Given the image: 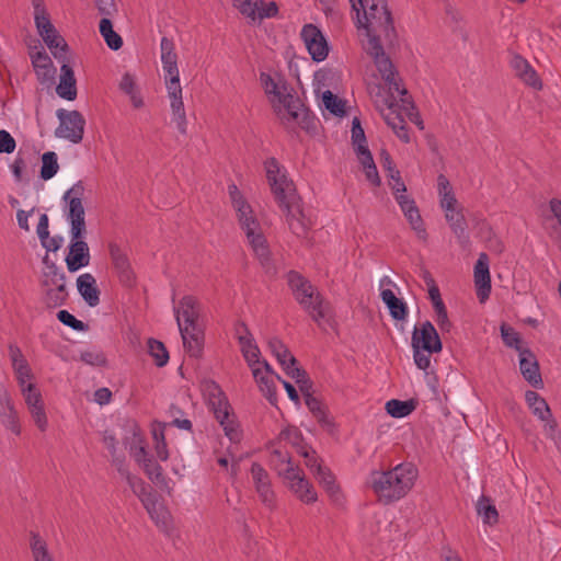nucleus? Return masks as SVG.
<instances>
[{
	"mask_svg": "<svg viewBox=\"0 0 561 561\" xmlns=\"http://www.w3.org/2000/svg\"><path fill=\"white\" fill-rule=\"evenodd\" d=\"M360 11L363 19L357 18L363 48L374 59L375 66L388 77L391 75V59L386 55L381 42L391 44L396 38V31L387 1L363 8Z\"/></svg>",
	"mask_w": 561,
	"mask_h": 561,
	"instance_id": "obj_1",
	"label": "nucleus"
},
{
	"mask_svg": "<svg viewBox=\"0 0 561 561\" xmlns=\"http://www.w3.org/2000/svg\"><path fill=\"white\" fill-rule=\"evenodd\" d=\"M376 68L383 80L385 85H369V94L387 125L393 130L399 139L408 144L410 141L409 130L402 115L398 113L399 106L397 104L398 98L403 104L409 103L407 99L408 91L402 85L401 79L392 62L389 69L391 75L388 77L387 73H383L378 67Z\"/></svg>",
	"mask_w": 561,
	"mask_h": 561,
	"instance_id": "obj_2",
	"label": "nucleus"
},
{
	"mask_svg": "<svg viewBox=\"0 0 561 561\" xmlns=\"http://www.w3.org/2000/svg\"><path fill=\"white\" fill-rule=\"evenodd\" d=\"M229 195L232 206L237 213L240 228L244 232L261 267L264 270L266 275L275 276L278 271L277 262L270 250L268 242L263 234L261 224L254 215L252 207L243 198L236 185L229 186Z\"/></svg>",
	"mask_w": 561,
	"mask_h": 561,
	"instance_id": "obj_3",
	"label": "nucleus"
},
{
	"mask_svg": "<svg viewBox=\"0 0 561 561\" xmlns=\"http://www.w3.org/2000/svg\"><path fill=\"white\" fill-rule=\"evenodd\" d=\"M417 478L416 466L412 462H402L388 470L371 471L367 483L377 500L388 505L407 496Z\"/></svg>",
	"mask_w": 561,
	"mask_h": 561,
	"instance_id": "obj_4",
	"label": "nucleus"
},
{
	"mask_svg": "<svg viewBox=\"0 0 561 561\" xmlns=\"http://www.w3.org/2000/svg\"><path fill=\"white\" fill-rule=\"evenodd\" d=\"M264 168L272 193L285 213L290 230L296 236H304L308 229V224L297 202L294 183L288 180L285 170L282 169L275 158L267 159L264 162Z\"/></svg>",
	"mask_w": 561,
	"mask_h": 561,
	"instance_id": "obj_5",
	"label": "nucleus"
},
{
	"mask_svg": "<svg viewBox=\"0 0 561 561\" xmlns=\"http://www.w3.org/2000/svg\"><path fill=\"white\" fill-rule=\"evenodd\" d=\"M260 81L278 118L284 124H301L300 118L306 115V108L300 99L291 93V89L265 72L260 75Z\"/></svg>",
	"mask_w": 561,
	"mask_h": 561,
	"instance_id": "obj_6",
	"label": "nucleus"
},
{
	"mask_svg": "<svg viewBox=\"0 0 561 561\" xmlns=\"http://www.w3.org/2000/svg\"><path fill=\"white\" fill-rule=\"evenodd\" d=\"M184 347L191 356H199L203 348V330L198 323L201 305L194 296H184L174 308Z\"/></svg>",
	"mask_w": 561,
	"mask_h": 561,
	"instance_id": "obj_7",
	"label": "nucleus"
},
{
	"mask_svg": "<svg viewBox=\"0 0 561 561\" xmlns=\"http://www.w3.org/2000/svg\"><path fill=\"white\" fill-rule=\"evenodd\" d=\"M203 394L211 409L216 420L222 426L226 436L232 442L241 439V431L234 415L230 413V404L221 388L211 380L202 383Z\"/></svg>",
	"mask_w": 561,
	"mask_h": 561,
	"instance_id": "obj_8",
	"label": "nucleus"
},
{
	"mask_svg": "<svg viewBox=\"0 0 561 561\" xmlns=\"http://www.w3.org/2000/svg\"><path fill=\"white\" fill-rule=\"evenodd\" d=\"M119 471L125 476L128 485L133 490L134 494L138 496L156 525L168 530L171 527V515L167 507L159 502L158 496L152 489L140 478L130 474L127 470L119 468Z\"/></svg>",
	"mask_w": 561,
	"mask_h": 561,
	"instance_id": "obj_9",
	"label": "nucleus"
},
{
	"mask_svg": "<svg viewBox=\"0 0 561 561\" xmlns=\"http://www.w3.org/2000/svg\"><path fill=\"white\" fill-rule=\"evenodd\" d=\"M42 286L45 288V302L48 307L62 306L68 297L66 274L46 255L43 259Z\"/></svg>",
	"mask_w": 561,
	"mask_h": 561,
	"instance_id": "obj_10",
	"label": "nucleus"
},
{
	"mask_svg": "<svg viewBox=\"0 0 561 561\" xmlns=\"http://www.w3.org/2000/svg\"><path fill=\"white\" fill-rule=\"evenodd\" d=\"M84 186L77 182L62 196L68 205L67 220L70 225V234L73 239L84 238L87 234L85 209L82 203Z\"/></svg>",
	"mask_w": 561,
	"mask_h": 561,
	"instance_id": "obj_11",
	"label": "nucleus"
},
{
	"mask_svg": "<svg viewBox=\"0 0 561 561\" xmlns=\"http://www.w3.org/2000/svg\"><path fill=\"white\" fill-rule=\"evenodd\" d=\"M57 117L60 124L55 130L56 137L67 139L72 144L81 142L85 126L82 114L78 111L60 108L57 111Z\"/></svg>",
	"mask_w": 561,
	"mask_h": 561,
	"instance_id": "obj_12",
	"label": "nucleus"
},
{
	"mask_svg": "<svg viewBox=\"0 0 561 561\" xmlns=\"http://www.w3.org/2000/svg\"><path fill=\"white\" fill-rule=\"evenodd\" d=\"M232 5L245 18L255 20H263L265 18H273L278 12V7L275 2L265 3L263 0H231Z\"/></svg>",
	"mask_w": 561,
	"mask_h": 561,
	"instance_id": "obj_13",
	"label": "nucleus"
},
{
	"mask_svg": "<svg viewBox=\"0 0 561 561\" xmlns=\"http://www.w3.org/2000/svg\"><path fill=\"white\" fill-rule=\"evenodd\" d=\"M301 38L314 61H322L328 57V42L316 25L306 24L301 30Z\"/></svg>",
	"mask_w": 561,
	"mask_h": 561,
	"instance_id": "obj_14",
	"label": "nucleus"
},
{
	"mask_svg": "<svg viewBox=\"0 0 561 561\" xmlns=\"http://www.w3.org/2000/svg\"><path fill=\"white\" fill-rule=\"evenodd\" d=\"M423 348L428 354L442 351V342L435 327L425 321L421 327H415L412 333V348Z\"/></svg>",
	"mask_w": 561,
	"mask_h": 561,
	"instance_id": "obj_15",
	"label": "nucleus"
},
{
	"mask_svg": "<svg viewBox=\"0 0 561 561\" xmlns=\"http://www.w3.org/2000/svg\"><path fill=\"white\" fill-rule=\"evenodd\" d=\"M251 477L255 488V491L261 502L268 508L275 507V493L272 489V482L267 471L257 462H253L251 466Z\"/></svg>",
	"mask_w": 561,
	"mask_h": 561,
	"instance_id": "obj_16",
	"label": "nucleus"
},
{
	"mask_svg": "<svg viewBox=\"0 0 561 561\" xmlns=\"http://www.w3.org/2000/svg\"><path fill=\"white\" fill-rule=\"evenodd\" d=\"M110 256L114 270L119 278V282L127 287H130L135 283V273L131 268L129 257L118 244H108Z\"/></svg>",
	"mask_w": 561,
	"mask_h": 561,
	"instance_id": "obj_17",
	"label": "nucleus"
},
{
	"mask_svg": "<svg viewBox=\"0 0 561 561\" xmlns=\"http://www.w3.org/2000/svg\"><path fill=\"white\" fill-rule=\"evenodd\" d=\"M302 309L321 325L322 322H330L332 318V309L330 304L323 299L320 291L316 288L312 294L305 298V302L300 304Z\"/></svg>",
	"mask_w": 561,
	"mask_h": 561,
	"instance_id": "obj_18",
	"label": "nucleus"
},
{
	"mask_svg": "<svg viewBox=\"0 0 561 561\" xmlns=\"http://www.w3.org/2000/svg\"><path fill=\"white\" fill-rule=\"evenodd\" d=\"M252 375L261 390V392L265 396V398L271 402H276V386H275V375L266 360H263L261 365L251 368ZM278 380L280 378L276 376Z\"/></svg>",
	"mask_w": 561,
	"mask_h": 561,
	"instance_id": "obj_19",
	"label": "nucleus"
},
{
	"mask_svg": "<svg viewBox=\"0 0 561 561\" xmlns=\"http://www.w3.org/2000/svg\"><path fill=\"white\" fill-rule=\"evenodd\" d=\"M83 239L84 238L73 239L71 237L69 253L65 259L67 268L71 273L90 264L91 256L89 245Z\"/></svg>",
	"mask_w": 561,
	"mask_h": 561,
	"instance_id": "obj_20",
	"label": "nucleus"
},
{
	"mask_svg": "<svg viewBox=\"0 0 561 561\" xmlns=\"http://www.w3.org/2000/svg\"><path fill=\"white\" fill-rule=\"evenodd\" d=\"M161 61L165 72V84L180 83V75L178 69V56L174 51V44L168 37L161 39Z\"/></svg>",
	"mask_w": 561,
	"mask_h": 561,
	"instance_id": "obj_21",
	"label": "nucleus"
},
{
	"mask_svg": "<svg viewBox=\"0 0 561 561\" xmlns=\"http://www.w3.org/2000/svg\"><path fill=\"white\" fill-rule=\"evenodd\" d=\"M474 285L480 302H484L491 293V276L489 271V257L481 253L474 265Z\"/></svg>",
	"mask_w": 561,
	"mask_h": 561,
	"instance_id": "obj_22",
	"label": "nucleus"
},
{
	"mask_svg": "<svg viewBox=\"0 0 561 561\" xmlns=\"http://www.w3.org/2000/svg\"><path fill=\"white\" fill-rule=\"evenodd\" d=\"M519 369L523 377L534 387L542 388L543 381L536 356L528 348L519 353Z\"/></svg>",
	"mask_w": 561,
	"mask_h": 561,
	"instance_id": "obj_23",
	"label": "nucleus"
},
{
	"mask_svg": "<svg viewBox=\"0 0 561 561\" xmlns=\"http://www.w3.org/2000/svg\"><path fill=\"white\" fill-rule=\"evenodd\" d=\"M0 417L2 424L15 435H20L21 425L18 411L15 410L10 393L2 389L0 391Z\"/></svg>",
	"mask_w": 561,
	"mask_h": 561,
	"instance_id": "obj_24",
	"label": "nucleus"
},
{
	"mask_svg": "<svg viewBox=\"0 0 561 561\" xmlns=\"http://www.w3.org/2000/svg\"><path fill=\"white\" fill-rule=\"evenodd\" d=\"M168 94L171 101V110L173 114V121L181 134L186 133V114L184 110V103L182 100V87L181 83H169L165 84Z\"/></svg>",
	"mask_w": 561,
	"mask_h": 561,
	"instance_id": "obj_25",
	"label": "nucleus"
},
{
	"mask_svg": "<svg viewBox=\"0 0 561 561\" xmlns=\"http://www.w3.org/2000/svg\"><path fill=\"white\" fill-rule=\"evenodd\" d=\"M511 66L515 71V75L527 85L540 90L542 83L538 77L536 70L530 64L519 55H515L511 60Z\"/></svg>",
	"mask_w": 561,
	"mask_h": 561,
	"instance_id": "obj_26",
	"label": "nucleus"
},
{
	"mask_svg": "<svg viewBox=\"0 0 561 561\" xmlns=\"http://www.w3.org/2000/svg\"><path fill=\"white\" fill-rule=\"evenodd\" d=\"M77 288L83 300L90 307H95L100 304V289L98 288L96 279L92 274H81L77 278Z\"/></svg>",
	"mask_w": 561,
	"mask_h": 561,
	"instance_id": "obj_27",
	"label": "nucleus"
},
{
	"mask_svg": "<svg viewBox=\"0 0 561 561\" xmlns=\"http://www.w3.org/2000/svg\"><path fill=\"white\" fill-rule=\"evenodd\" d=\"M76 78L72 68L65 61L60 68V79L56 88L57 94L68 101L77 98Z\"/></svg>",
	"mask_w": 561,
	"mask_h": 561,
	"instance_id": "obj_28",
	"label": "nucleus"
},
{
	"mask_svg": "<svg viewBox=\"0 0 561 561\" xmlns=\"http://www.w3.org/2000/svg\"><path fill=\"white\" fill-rule=\"evenodd\" d=\"M288 285L297 302L304 304L305 298L317 288L298 272L291 271L287 276Z\"/></svg>",
	"mask_w": 561,
	"mask_h": 561,
	"instance_id": "obj_29",
	"label": "nucleus"
},
{
	"mask_svg": "<svg viewBox=\"0 0 561 561\" xmlns=\"http://www.w3.org/2000/svg\"><path fill=\"white\" fill-rule=\"evenodd\" d=\"M381 300L389 309L390 316L397 321H405L408 318V306L407 304L398 298L396 294L389 289H382L380 293Z\"/></svg>",
	"mask_w": 561,
	"mask_h": 561,
	"instance_id": "obj_30",
	"label": "nucleus"
},
{
	"mask_svg": "<svg viewBox=\"0 0 561 561\" xmlns=\"http://www.w3.org/2000/svg\"><path fill=\"white\" fill-rule=\"evenodd\" d=\"M30 550L32 561H56L54 553L49 550L47 541L38 534H30Z\"/></svg>",
	"mask_w": 561,
	"mask_h": 561,
	"instance_id": "obj_31",
	"label": "nucleus"
},
{
	"mask_svg": "<svg viewBox=\"0 0 561 561\" xmlns=\"http://www.w3.org/2000/svg\"><path fill=\"white\" fill-rule=\"evenodd\" d=\"M31 60L39 80L45 81L53 77V61L45 49L36 50L35 53L31 51Z\"/></svg>",
	"mask_w": 561,
	"mask_h": 561,
	"instance_id": "obj_32",
	"label": "nucleus"
},
{
	"mask_svg": "<svg viewBox=\"0 0 561 561\" xmlns=\"http://www.w3.org/2000/svg\"><path fill=\"white\" fill-rule=\"evenodd\" d=\"M288 489L293 492L301 502L306 504L314 503L318 500L317 492L313 485L306 479L304 474L297 481L291 483Z\"/></svg>",
	"mask_w": 561,
	"mask_h": 561,
	"instance_id": "obj_33",
	"label": "nucleus"
},
{
	"mask_svg": "<svg viewBox=\"0 0 561 561\" xmlns=\"http://www.w3.org/2000/svg\"><path fill=\"white\" fill-rule=\"evenodd\" d=\"M41 37L43 38L44 43L47 45V47L49 48V50L56 59L61 61L67 60L66 53L68 45L64 37L58 33L56 27L53 28L51 33L49 32Z\"/></svg>",
	"mask_w": 561,
	"mask_h": 561,
	"instance_id": "obj_34",
	"label": "nucleus"
},
{
	"mask_svg": "<svg viewBox=\"0 0 561 561\" xmlns=\"http://www.w3.org/2000/svg\"><path fill=\"white\" fill-rule=\"evenodd\" d=\"M525 400L534 415L541 421H547L551 416V410L543 398L537 392L528 390L525 393Z\"/></svg>",
	"mask_w": 561,
	"mask_h": 561,
	"instance_id": "obj_35",
	"label": "nucleus"
},
{
	"mask_svg": "<svg viewBox=\"0 0 561 561\" xmlns=\"http://www.w3.org/2000/svg\"><path fill=\"white\" fill-rule=\"evenodd\" d=\"M239 344L241 347V353L250 368H254L255 366L262 364L263 360L260 359V348L254 343L252 336L240 335Z\"/></svg>",
	"mask_w": 561,
	"mask_h": 561,
	"instance_id": "obj_36",
	"label": "nucleus"
},
{
	"mask_svg": "<svg viewBox=\"0 0 561 561\" xmlns=\"http://www.w3.org/2000/svg\"><path fill=\"white\" fill-rule=\"evenodd\" d=\"M268 348L284 369H288L297 364L296 358L280 340L276 337L271 339L268 341Z\"/></svg>",
	"mask_w": 561,
	"mask_h": 561,
	"instance_id": "obj_37",
	"label": "nucleus"
},
{
	"mask_svg": "<svg viewBox=\"0 0 561 561\" xmlns=\"http://www.w3.org/2000/svg\"><path fill=\"white\" fill-rule=\"evenodd\" d=\"M270 463L276 473L293 463L290 454L283 447V444H278V440L272 444Z\"/></svg>",
	"mask_w": 561,
	"mask_h": 561,
	"instance_id": "obj_38",
	"label": "nucleus"
},
{
	"mask_svg": "<svg viewBox=\"0 0 561 561\" xmlns=\"http://www.w3.org/2000/svg\"><path fill=\"white\" fill-rule=\"evenodd\" d=\"M33 4H34L35 25H36L39 36H43L44 34H47L49 32L51 33L53 28H55V26L53 25V23L49 20V16L45 10V7L43 5V1L42 0H33Z\"/></svg>",
	"mask_w": 561,
	"mask_h": 561,
	"instance_id": "obj_39",
	"label": "nucleus"
},
{
	"mask_svg": "<svg viewBox=\"0 0 561 561\" xmlns=\"http://www.w3.org/2000/svg\"><path fill=\"white\" fill-rule=\"evenodd\" d=\"M99 28L106 45L111 49L118 50L123 46V39L121 35L114 31L112 21L108 18H103L100 21Z\"/></svg>",
	"mask_w": 561,
	"mask_h": 561,
	"instance_id": "obj_40",
	"label": "nucleus"
},
{
	"mask_svg": "<svg viewBox=\"0 0 561 561\" xmlns=\"http://www.w3.org/2000/svg\"><path fill=\"white\" fill-rule=\"evenodd\" d=\"M357 159L362 164L367 181L374 186H379L381 181L370 151H360Z\"/></svg>",
	"mask_w": 561,
	"mask_h": 561,
	"instance_id": "obj_41",
	"label": "nucleus"
},
{
	"mask_svg": "<svg viewBox=\"0 0 561 561\" xmlns=\"http://www.w3.org/2000/svg\"><path fill=\"white\" fill-rule=\"evenodd\" d=\"M125 445L126 448L129 449L130 455L138 463H141V459L148 456L144 446V437L141 436L137 428L133 430L130 438H126Z\"/></svg>",
	"mask_w": 561,
	"mask_h": 561,
	"instance_id": "obj_42",
	"label": "nucleus"
},
{
	"mask_svg": "<svg viewBox=\"0 0 561 561\" xmlns=\"http://www.w3.org/2000/svg\"><path fill=\"white\" fill-rule=\"evenodd\" d=\"M59 170L58 158L56 152L47 151L42 156L41 178L44 181L54 178Z\"/></svg>",
	"mask_w": 561,
	"mask_h": 561,
	"instance_id": "obj_43",
	"label": "nucleus"
},
{
	"mask_svg": "<svg viewBox=\"0 0 561 561\" xmlns=\"http://www.w3.org/2000/svg\"><path fill=\"white\" fill-rule=\"evenodd\" d=\"M415 409L413 400L400 401L392 399L386 403L387 412L393 417H404L412 413Z\"/></svg>",
	"mask_w": 561,
	"mask_h": 561,
	"instance_id": "obj_44",
	"label": "nucleus"
},
{
	"mask_svg": "<svg viewBox=\"0 0 561 561\" xmlns=\"http://www.w3.org/2000/svg\"><path fill=\"white\" fill-rule=\"evenodd\" d=\"M313 474L331 497H335L339 494V486L336 485L335 478L329 468H318V471Z\"/></svg>",
	"mask_w": 561,
	"mask_h": 561,
	"instance_id": "obj_45",
	"label": "nucleus"
},
{
	"mask_svg": "<svg viewBox=\"0 0 561 561\" xmlns=\"http://www.w3.org/2000/svg\"><path fill=\"white\" fill-rule=\"evenodd\" d=\"M445 217L454 233L459 239L465 237L467 224L463 214L456 208L445 211Z\"/></svg>",
	"mask_w": 561,
	"mask_h": 561,
	"instance_id": "obj_46",
	"label": "nucleus"
},
{
	"mask_svg": "<svg viewBox=\"0 0 561 561\" xmlns=\"http://www.w3.org/2000/svg\"><path fill=\"white\" fill-rule=\"evenodd\" d=\"M352 144L354 146L356 157L359 156L360 151H369L364 129L357 117H354L352 122Z\"/></svg>",
	"mask_w": 561,
	"mask_h": 561,
	"instance_id": "obj_47",
	"label": "nucleus"
},
{
	"mask_svg": "<svg viewBox=\"0 0 561 561\" xmlns=\"http://www.w3.org/2000/svg\"><path fill=\"white\" fill-rule=\"evenodd\" d=\"M477 512L482 517L483 523L494 525L497 523L499 514L494 505L490 503V500L482 496L477 504Z\"/></svg>",
	"mask_w": 561,
	"mask_h": 561,
	"instance_id": "obj_48",
	"label": "nucleus"
},
{
	"mask_svg": "<svg viewBox=\"0 0 561 561\" xmlns=\"http://www.w3.org/2000/svg\"><path fill=\"white\" fill-rule=\"evenodd\" d=\"M148 352L150 356L154 358L157 366L162 367L167 365L169 360V353L162 342L154 339H149Z\"/></svg>",
	"mask_w": 561,
	"mask_h": 561,
	"instance_id": "obj_49",
	"label": "nucleus"
},
{
	"mask_svg": "<svg viewBox=\"0 0 561 561\" xmlns=\"http://www.w3.org/2000/svg\"><path fill=\"white\" fill-rule=\"evenodd\" d=\"M305 403L318 422L325 425L329 424L325 408L319 399L313 397L311 393H307Z\"/></svg>",
	"mask_w": 561,
	"mask_h": 561,
	"instance_id": "obj_50",
	"label": "nucleus"
},
{
	"mask_svg": "<svg viewBox=\"0 0 561 561\" xmlns=\"http://www.w3.org/2000/svg\"><path fill=\"white\" fill-rule=\"evenodd\" d=\"M404 216L409 221L411 228L415 231L417 238L425 241L427 238V232L424 227V222L417 206L415 208H412V210L407 213Z\"/></svg>",
	"mask_w": 561,
	"mask_h": 561,
	"instance_id": "obj_51",
	"label": "nucleus"
},
{
	"mask_svg": "<svg viewBox=\"0 0 561 561\" xmlns=\"http://www.w3.org/2000/svg\"><path fill=\"white\" fill-rule=\"evenodd\" d=\"M148 478L159 484L164 481V477L162 474V468L153 461L150 457L146 456L144 459H141V463H139Z\"/></svg>",
	"mask_w": 561,
	"mask_h": 561,
	"instance_id": "obj_52",
	"label": "nucleus"
},
{
	"mask_svg": "<svg viewBox=\"0 0 561 561\" xmlns=\"http://www.w3.org/2000/svg\"><path fill=\"white\" fill-rule=\"evenodd\" d=\"M501 336L506 346L515 348L518 351V353L525 350L520 346V337L518 332H516L512 327L503 323L501 325Z\"/></svg>",
	"mask_w": 561,
	"mask_h": 561,
	"instance_id": "obj_53",
	"label": "nucleus"
},
{
	"mask_svg": "<svg viewBox=\"0 0 561 561\" xmlns=\"http://www.w3.org/2000/svg\"><path fill=\"white\" fill-rule=\"evenodd\" d=\"M322 102L327 110L332 114L341 116L345 114V104L331 91H325L322 95Z\"/></svg>",
	"mask_w": 561,
	"mask_h": 561,
	"instance_id": "obj_54",
	"label": "nucleus"
},
{
	"mask_svg": "<svg viewBox=\"0 0 561 561\" xmlns=\"http://www.w3.org/2000/svg\"><path fill=\"white\" fill-rule=\"evenodd\" d=\"M22 394L25 401L27 409H33L35 407L44 405V401L42 398L41 391L36 388L34 383H28L26 388L22 389Z\"/></svg>",
	"mask_w": 561,
	"mask_h": 561,
	"instance_id": "obj_55",
	"label": "nucleus"
},
{
	"mask_svg": "<svg viewBox=\"0 0 561 561\" xmlns=\"http://www.w3.org/2000/svg\"><path fill=\"white\" fill-rule=\"evenodd\" d=\"M278 444H283L284 446L289 444L297 449V451L305 447L301 445V436L300 433L296 428H285L278 435Z\"/></svg>",
	"mask_w": 561,
	"mask_h": 561,
	"instance_id": "obj_56",
	"label": "nucleus"
},
{
	"mask_svg": "<svg viewBox=\"0 0 561 561\" xmlns=\"http://www.w3.org/2000/svg\"><path fill=\"white\" fill-rule=\"evenodd\" d=\"M305 474L304 470L294 462L289 465L287 468L282 470L277 476L282 479L284 485L288 488L291 483L297 481L300 477Z\"/></svg>",
	"mask_w": 561,
	"mask_h": 561,
	"instance_id": "obj_57",
	"label": "nucleus"
},
{
	"mask_svg": "<svg viewBox=\"0 0 561 561\" xmlns=\"http://www.w3.org/2000/svg\"><path fill=\"white\" fill-rule=\"evenodd\" d=\"M298 454L305 458V465L307 468L311 470V472L316 473L318 468H322V463L317 456V453L310 447H301L298 450Z\"/></svg>",
	"mask_w": 561,
	"mask_h": 561,
	"instance_id": "obj_58",
	"label": "nucleus"
},
{
	"mask_svg": "<svg viewBox=\"0 0 561 561\" xmlns=\"http://www.w3.org/2000/svg\"><path fill=\"white\" fill-rule=\"evenodd\" d=\"M35 425L41 432H45L48 427V420L45 412V404L28 410Z\"/></svg>",
	"mask_w": 561,
	"mask_h": 561,
	"instance_id": "obj_59",
	"label": "nucleus"
},
{
	"mask_svg": "<svg viewBox=\"0 0 561 561\" xmlns=\"http://www.w3.org/2000/svg\"><path fill=\"white\" fill-rule=\"evenodd\" d=\"M57 318L61 323L72 328L73 330L83 331L87 328V325L82 321L78 320L75 316H72L67 310H60L57 313Z\"/></svg>",
	"mask_w": 561,
	"mask_h": 561,
	"instance_id": "obj_60",
	"label": "nucleus"
},
{
	"mask_svg": "<svg viewBox=\"0 0 561 561\" xmlns=\"http://www.w3.org/2000/svg\"><path fill=\"white\" fill-rule=\"evenodd\" d=\"M81 359L92 366H104L106 358L102 352L87 351L81 353Z\"/></svg>",
	"mask_w": 561,
	"mask_h": 561,
	"instance_id": "obj_61",
	"label": "nucleus"
},
{
	"mask_svg": "<svg viewBox=\"0 0 561 561\" xmlns=\"http://www.w3.org/2000/svg\"><path fill=\"white\" fill-rule=\"evenodd\" d=\"M436 314V323L442 332H450L453 324L448 318L446 307H440L434 310Z\"/></svg>",
	"mask_w": 561,
	"mask_h": 561,
	"instance_id": "obj_62",
	"label": "nucleus"
},
{
	"mask_svg": "<svg viewBox=\"0 0 561 561\" xmlns=\"http://www.w3.org/2000/svg\"><path fill=\"white\" fill-rule=\"evenodd\" d=\"M15 140L7 130H0V153H12L15 149Z\"/></svg>",
	"mask_w": 561,
	"mask_h": 561,
	"instance_id": "obj_63",
	"label": "nucleus"
},
{
	"mask_svg": "<svg viewBox=\"0 0 561 561\" xmlns=\"http://www.w3.org/2000/svg\"><path fill=\"white\" fill-rule=\"evenodd\" d=\"M413 357L417 368L425 370L431 365V354L423 348H413Z\"/></svg>",
	"mask_w": 561,
	"mask_h": 561,
	"instance_id": "obj_64",
	"label": "nucleus"
}]
</instances>
